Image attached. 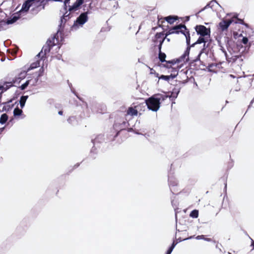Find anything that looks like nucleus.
Listing matches in <instances>:
<instances>
[{"label":"nucleus","instance_id":"52","mask_svg":"<svg viewBox=\"0 0 254 254\" xmlns=\"http://www.w3.org/2000/svg\"><path fill=\"white\" fill-rule=\"evenodd\" d=\"M251 246L253 247V249H254V241L252 240V242Z\"/></svg>","mask_w":254,"mask_h":254},{"label":"nucleus","instance_id":"49","mask_svg":"<svg viewBox=\"0 0 254 254\" xmlns=\"http://www.w3.org/2000/svg\"><path fill=\"white\" fill-rule=\"evenodd\" d=\"M204 240L206 241H207V242H211V239L210 238H204Z\"/></svg>","mask_w":254,"mask_h":254},{"label":"nucleus","instance_id":"8","mask_svg":"<svg viewBox=\"0 0 254 254\" xmlns=\"http://www.w3.org/2000/svg\"><path fill=\"white\" fill-rule=\"evenodd\" d=\"M45 2L43 0H34L31 13L33 15L37 14L40 11L45 8Z\"/></svg>","mask_w":254,"mask_h":254},{"label":"nucleus","instance_id":"42","mask_svg":"<svg viewBox=\"0 0 254 254\" xmlns=\"http://www.w3.org/2000/svg\"><path fill=\"white\" fill-rule=\"evenodd\" d=\"M96 149L95 147V145H93V146L91 150V154H92V153L96 154V152H95Z\"/></svg>","mask_w":254,"mask_h":254},{"label":"nucleus","instance_id":"44","mask_svg":"<svg viewBox=\"0 0 254 254\" xmlns=\"http://www.w3.org/2000/svg\"><path fill=\"white\" fill-rule=\"evenodd\" d=\"M204 235H199L196 237L197 240L204 239Z\"/></svg>","mask_w":254,"mask_h":254},{"label":"nucleus","instance_id":"5","mask_svg":"<svg viewBox=\"0 0 254 254\" xmlns=\"http://www.w3.org/2000/svg\"><path fill=\"white\" fill-rule=\"evenodd\" d=\"M211 42V40L210 38H198L197 41L191 45V47H194L195 45L200 44L203 43V48L200 51L198 55H197L196 58L194 61L196 62L197 61L200 60V57L203 53H205L207 55V53L208 51L207 50V48L209 47L210 44Z\"/></svg>","mask_w":254,"mask_h":254},{"label":"nucleus","instance_id":"7","mask_svg":"<svg viewBox=\"0 0 254 254\" xmlns=\"http://www.w3.org/2000/svg\"><path fill=\"white\" fill-rule=\"evenodd\" d=\"M195 29L197 34L200 36L199 38H210V29L209 28H207L202 25H198L195 27Z\"/></svg>","mask_w":254,"mask_h":254},{"label":"nucleus","instance_id":"58","mask_svg":"<svg viewBox=\"0 0 254 254\" xmlns=\"http://www.w3.org/2000/svg\"><path fill=\"white\" fill-rule=\"evenodd\" d=\"M230 76L233 78H234L235 76L233 75L230 74Z\"/></svg>","mask_w":254,"mask_h":254},{"label":"nucleus","instance_id":"22","mask_svg":"<svg viewBox=\"0 0 254 254\" xmlns=\"http://www.w3.org/2000/svg\"><path fill=\"white\" fill-rule=\"evenodd\" d=\"M28 98V95H23L20 97L19 100V104L21 108H23L24 107L25 103Z\"/></svg>","mask_w":254,"mask_h":254},{"label":"nucleus","instance_id":"51","mask_svg":"<svg viewBox=\"0 0 254 254\" xmlns=\"http://www.w3.org/2000/svg\"><path fill=\"white\" fill-rule=\"evenodd\" d=\"M63 112L62 111H59V112H58V114H59V115H63Z\"/></svg>","mask_w":254,"mask_h":254},{"label":"nucleus","instance_id":"12","mask_svg":"<svg viewBox=\"0 0 254 254\" xmlns=\"http://www.w3.org/2000/svg\"><path fill=\"white\" fill-rule=\"evenodd\" d=\"M34 0H27L23 4L21 10L18 12L21 14L23 12H26L28 11L30 7L32 6Z\"/></svg>","mask_w":254,"mask_h":254},{"label":"nucleus","instance_id":"33","mask_svg":"<svg viewBox=\"0 0 254 254\" xmlns=\"http://www.w3.org/2000/svg\"><path fill=\"white\" fill-rule=\"evenodd\" d=\"M44 68L43 67H41L38 71V73H36L35 74V75H36V76H38V77H40L41 76H42L43 75V73H44Z\"/></svg>","mask_w":254,"mask_h":254},{"label":"nucleus","instance_id":"48","mask_svg":"<svg viewBox=\"0 0 254 254\" xmlns=\"http://www.w3.org/2000/svg\"><path fill=\"white\" fill-rule=\"evenodd\" d=\"M172 251H173V250L172 249H171L170 248H169L168 250H167L166 254H171V253L172 252Z\"/></svg>","mask_w":254,"mask_h":254},{"label":"nucleus","instance_id":"15","mask_svg":"<svg viewBox=\"0 0 254 254\" xmlns=\"http://www.w3.org/2000/svg\"><path fill=\"white\" fill-rule=\"evenodd\" d=\"M11 102L12 100H10L7 102L3 103L2 104H3V106L2 107V111L8 112L14 106L13 104H11Z\"/></svg>","mask_w":254,"mask_h":254},{"label":"nucleus","instance_id":"10","mask_svg":"<svg viewBox=\"0 0 254 254\" xmlns=\"http://www.w3.org/2000/svg\"><path fill=\"white\" fill-rule=\"evenodd\" d=\"M166 58V55L164 53L160 52L158 54V59L159 61L161 63L165 62L166 64H163L164 67L167 68H170L171 67L172 65H174L177 63H180V62H178L177 59L176 60H173L171 61H166L165 59Z\"/></svg>","mask_w":254,"mask_h":254},{"label":"nucleus","instance_id":"29","mask_svg":"<svg viewBox=\"0 0 254 254\" xmlns=\"http://www.w3.org/2000/svg\"><path fill=\"white\" fill-rule=\"evenodd\" d=\"M180 69V67H179L178 66L177 67V69L176 68H173V70H172V72H174V71H175L176 72V74H171L170 75H169L170 76V78H172V79H174L178 75V70H179Z\"/></svg>","mask_w":254,"mask_h":254},{"label":"nucleus","instance_id":"60","mask_svg":"<svg viewBox=\"0 0 254 254\" xmlns=\"http://www.w3.org/2000/svg\"><path fill=\"white\" fill-rule=\"evenodd\" d=\"M12 119L10 120L9 122H12Z\"/></svg>","mask_w":254,"mask_h":254},{"label":"nucleus","instance_id":"1","mask_svg":"<svg viewBox=\"0 0 254 254\" xmlns=\"http://www.w3.org/2000/svg\"><path fill=\"white\" fill-rule=\"evenodd\" d=\"M69 14L65 12L60 20V24L59 25V29L57 32L54 35L52 38H49L46 44L43 47L41 52L36 56L38 57H41V59L44 57L48 53H49L52 48L58 44L60 41L63 39V32L64 24L67 20L69 19Z\"/></svg>","mask_w":254,"mask_h":254},{"label":"nucleus","instance_id":"43","mask_svg":"<svg viewBox=\"0 0 254 254\" xmlns=\"http://www.w3.org/2000/svg\"><path fill=\"white\" fill-rule=\"evenodd\" d=\"M219 46L220 47V49L222 51V52L223 53L225 54V55L226 56L227 55V53H226V50H225V49L224 48V47H223L221 45H220V44H219Z\"/></svg>","mask_w":254,"mask_h":254},{"label":"nucleus","instance_id":"25","mask_svg":"<svg viewBox=\"0 0 254 254\" xmlns=\"http://www.w3.org/2000/svg\"><path fill=\"white\" fill-rule=\"evenodd\" d=\"M138 111L137 110L134 109L132 107L128 108L127 111V114L131 116H136L137 115Z\"/></svg>","mask_w":254,"mask_h":254},{"label":"nucleus","instance_id":"54","mask_svg":"<svg viewBox=\"0 0 254 254\" xmlns=\"http://www.w3.org/2000/svg\"><path fill=\"white\" fill-rule=\"evenodd\" d=\"M134 132H135L136 134H141V133H139L138 131H135Z\"/></svg>","mask_w":254,"mask_h":254},{"label":"nucleus","instance_id":"37","mask_svg":"<svg viewBox=\"0 0 254 254\" xmlns=\"http://www.w3.org/2000/svg\"><path fill=\"white\" fill-rule=\"evenodd\" d=\"M224 41L226 43V45L227 47H228V46L230 45V42H231L232 40L229 38H228L227 37H224Z\"/></svg>","mask_w":254,"mask_h":254},{"label":"nucleus","instance_id":"21","mask_svg":"<svg viewBox=\"0 0 254 254\" xmlns=\"http://www.w3.org/2000/svg\"><path fill=\"white\" fill-rule=\"evenodd\" d=\"M178 16L170 15L165 17V20L169 24H173L178 19Z\"/></svg>","mask_w":254,"mask_h":254},{"label":"nucleus","instance_id":"38","mask_svg":"<svg viewBox=\"0 0 254 254\" xmlns=\"http://www.w3.org/2000/svg\"><path fill=\"white\" fill-rule=\"evenodd\" d=\"M170 78V76L168 75H162L159 77V79H163L166 81H168Z\"/></svg>","mask_w":254,"mask_h":254},{"label":"nucleus","instance_id":"9","mask_svg":"<svg viewBox=\"0 0 254 254\" xmlns=\"http://www.w3.org/2000/svg\"><path fill=\"white\" fill-rule=\"evenodd\" d=\"M20 14L18 12L14 13L12 16L6 19V21L1 20L0 21V31L4 29V26L6 25L11 24L16 22L20 18Z\"/></svg>","mask_w":254,"mask_h":254},{"label":"nucleus","instance_id":"50","mask_svg":"<svg viewBox=\"0 0 254 254\" xmlns=\"http://www.w3.org/2000/svg\"><path fill=\"white\" fill-rule=\"evenodd\" d=\"M237 19H238V20L239 21V23H241V24H242L243 20L240 19H239V18H238Z\"/></svg>","mask_w":254,"mask_h":254},{"label":"nucleus","instance_id":"27","mask_svg":"<svg viewBox=\"0 0 254 254\" xmlns=\"http://www.w3.org/2000/svg\"><path fill=\"white\" fill-rule=\"evenodd\" d=\"M190 217L194 218H196L198 216V211L197 210L194 209L191 211L190 214Z\"/></svg>","mask_w":254,"mask_h":254},{"label":"nucleus","instance_id":"24","mask_svg":"<svg viewBox=\"0 0 254 254\" xmlns=\"http://www.w3.org/2000/svg\"><path fill=\"white\" fill-rule=\"evenodd\" d=\"M8 116L6 114H3L0 117V124L3 125L7 121Z\"/></svg>","mask_w":254,"mask_h":254},{"label":"nucleus","instance_id":"2","mask_svg":"<svg viewBox=\"0 0 254 254\" xmlns=\"http://www.w3.org/2000/svg\"><path fill=\"white\" fill-rule=\"evenodd\" d=\"M179 33H181L185 35L186 38V43L188 47L186 50L185 51L184 54L182 55L179 59H178L177 61L178 62H183L184 63H186L188 62L189 60V56L190 53V47H192L191 45L190 46V31L187 28L185 25L180 24L170 29L166 36L169 34L174 33L179 34Z\"/></svg>","mask_w":254,"mask_h":254},{"label":"nucleus","instance_id":"26","mask_svg":"<svg viewBox=\"0 0 254 254\" xmlns=\"http://www.w3.org/2000/svg\"><path fill=\"white\" fill-rule=\"evenodd\" d=\"M23 111L21 109H19L18 107H16L14 109L13 111V115L15 117H18L20 116Z\"/></svg>","mask_w":254,"mask_h":254},{"label":"nucleus","instance_id":"13","mask_svg":"<svg viewBox=\"0 0 254 254\" xmlns=\"http://www.w3.org/2000/svg\"><path fill=\"white\" fill-rule=\"evenodd\" d=\"M233 22L232 19H230L228 20H222L219 23V27L221 30V31H224L226 30L229 27L230 24Z\"/></svg>","mask_w":254,"mask_h":254},{"label":"nucleus","instance_id":"18","mask_svg":"<svg viewBox=\"0 0 254 254\" xmlns=\"http://www.w3.org/2000/svg\"><path fill=\"white\" fill-rule=\"evenodd\" d=\"M12 86L13 83L12 82H6L3 84V85H0V89L1 90L0 94H1L4 91L7 90Z\"/></svg>","mask_w":254,"mask_h":254},{"label":"nucleus","instance_id":"41","mask_svg":"<svg viewBox=\"0 0 254 254\" xmlns=\"http://www.w3.org/2000/svg\"><path fill=\"white\" fill-rule=\"evenodd\" d=\"M242 42L244 44L246 45L248 42V39L247 37H243Z\"/></svg>","mask_w":254,"mask_h":254},{"label":"nucleus","instance_id":"30","mask_svg":"<svg viewBox=\"0 0 254 254\" xmlns=\"http://www.w3.org/2000/svg\"><path fill=\"white\" fill-rule=\"evenodd\" d=\"M28 85H30V83H29V80H27L24 83L22 84L20 87H19V88L22 90H23L24 89H25L27 86Z\"/></svg>","mask_w":254,"mask_h":254},{"label":"nucleus","instance_id":"4","mask_svg":"<svg viewBox=\"0 0 254 254\" xmlns=\"http://www.w3.org/2000/svg\"><path fill=\"white\" fill-rule=\"evenodd\" d=\"M55 1L64 2V9L69 14V18L71 12L76 11L84 2L85 0H53Z\"/></svg>","mask_w":254,"mask_h":254},{"label":"nucleus","instance_id":"20","mask_svg":"<svg viewBox=\"0 0 254 254\" xmlns=\"http://www.w3.org/2000/svg\"><path fill=\"white\" fill-rule=\"evenodd\" d=\"M180 91V88L178 89V88H175L173 89V91L171 93V95L170 96L168 95V98H169L171 100L176 99Z\"/></svg>","mask_w":254,"mask_h":254},{"label":"nucleus","instance_id":"23","mask_svg":"<svg viewBox=\"0 0 254 254\" xmlns=\"http://www.w3.org/2000/svg\"><path fill=\"white\" fill-rule=\"evenodd\" d=\"M234 62L240 64L243 61V56L241 55L235 56L233 57Z\"/></svg>","mask_w":254,"mask_h":254},{"label":"nucleus","instance_id":"14","mask_svg":"<svg viewBox=\"0 0 254 254\" xmlns=\"http://www.w3.org/2000/svg\"><path fill=\"white\" fill-rule=\"evenodd\" d=\"M127 123L124 121H123L121 123H119L115 122L114 124L113 127L117 131L119 129L120 130H122L124 129V128L127 126Z\"/></svg>","mask_w":254,"mask_h":254},{"label":"nucleus","instance_id":"56","mask_svg":"<svg viewBox=\"0 0 254 254\" xmlns=\"http://www.w3.org/2000/svg\"><path fill=\"white\" fill-rule=\"evenodd\" d=\"M118 133H119V131L116 134V135L114 136V138L116 137L118 135Z\"/></svg>","mask_w":254,"mask_h":254},{"label":"nucleus","instance_id":"35","mask_svg":"<svg viewBox=\"0 0 254 254\" xmlns=\"http://www.w3.org/2000/svg\"><path fill=\"white\" fill-rule=\"evenodd\" d=\"M110 4L115 8H117L119 5L118 2L116 0H111L110 1Z\"/></svg>","mask_w":254,"mask_h":254},{"label":"nucleus","instance_id":"36","mask_svg":"<svg viewBox=\"0 0 254 254\" xmlns=\"http://www.w3.org/2000/svg\"><path fill=\"white\" fill-rule=\"evenodd\" d=\"M155 37L156 39H159V40H161L163 38H165L164 37V34L162 33H157L155 35Z\"/></svg>","mask_w":254,"mask_h":254},{"label":"nucleus","instance_id":"55","mask_svg":"<svg viewBox=\"0 0 254 254\" xmlns=\"http://www.w3.org/2000/svg\"><path fill=\"white\" fill-rule=\"evenodd\" d=\"M254 101V98L251 101L250 105L253 104Z\"/></svg>","mask_w":254,"mask_h":254},{"label":"nucleus","instance_id":"34","mask_svg":"<svg viewBox=\"0 0 254 254\" xmlns=\"http://www.w3.org/2000/svg\"><path fill=\"white\" fill-rule=\"evenodd\" d=\"M165 40V38H162L161 40H159V45H158V50H159V53L161 52V48L162 44Z\"/></svg>","mask_w":254,"mask_h":254},{"label":"nucleus","instance_id":"53","mask_svg":"<svg viewBox=\"0 0 254 254\" xmlns=\"http://www.w3.org/2000/svg\"><path fill=\"white\" fill-rule=\"evenodd\" d=\"M79 166V164L77 163L74 165V168H77Z\"/></svg>","mask_w":254,"mask_h":254},{"label":"nucleus","instance_id":"16","mask_svg":"<svg viewBox=\"0 0 254 254\" xmlns=\"http://www.w3.org/2000/svg\"><path fill=\"white\" fill-rule=\"evenodd\" d=\"M38 76L36 75H34L33 78L30 79H28L30 85L31 86H35L41 83V81L39 80Z\"/></svg>","mask_w":254,"mask_h":254},{"label":"nucleus","instance_id":"28","mask_svg":"<svg viewBox=\"0 0 254 254\" xmlns=\"http://www.w3.org/2000/svg\"><path fill=\"white\" fill-rule=\"evenodd\" d=\"M26 75H27L26 71H22L20 72L17 75L18 79L22 80V79H24L26 76Z\"/></svg>","mask_w":254,"mask_h":254},{"label":"nucleus","instance_id":"40","mask_svg":"<svg viewBox=\"0 0 254 254\" xmlns=\"http://www.w3.org/2000/svg\"><path fill=\"white\" fill-rule=\"evenodd\" d=\"M21 79H18V76H16L14 79L12 80V83L13 84H19Z\"/></svg>","mask_w":254,"mask_h":254},{"label":"nucleus","instance_id":"47","mask_svg":"<svg viewBox=\"0 0 254 254\" xmlns=\"http://www.w3.org/2000/svg\"><path fill=\"white\" fill-rule=\"evenodd\" d=\"M214 65L213 64H211L208 65V70L211 71V68H212Z\"/></svg>","mask_w":254,"mask_h":254},{"label":"nucleus","instance_id":"11","mask_svg":"<svg viewBox=\"0 0 254 254\" xmlns=\"http://www.w3.org/2000/svg\"><path fill=\"white\" fill-rule=\"evenodd\" d=\"M168 183L171 192L175 193V191H176L175 187H177L178 184L177 180L173 176L169 175Z\"/></svg>","mask_w":254,"mask_h":254},{"label":"nucleus","instance_id":"45","mask_svg":"<svg viewBox=\"0 0 254 254\" xmlns=\"http://www.w3.org/2000/svg\"><path fill=\"white\" fill-rule=\"evenodd\" d=\"M176 243H175L174 242L172 243L171 246L169 248H170L171 249H172V250H173V249H174V248L175 247L176 245Z\"/></svg>","mask_w":254,"mask_h":254},{"label":"nucleus","instance_id":"46","mask_svg":"<svg viewBox=\"0 0 254 254\" xmlns=\"http://www.w3.org/2000/svg\"><path fill=\"white\" fill-rule=\"evenodd\" d=\"M176 243H175L174 242L172 243L171 246L169 248H170L171 249H172V250H173V249H174V248L175 247L176 245Z\"/></svg>","mask_w":254,"mask_h":254},{"label":"nucleus","instance_id":"39","mask_svg":"<svg viewBox=\"0 0 254 254\" xmlns=\"http://www.w3.org/2000/svg\"><path fill=\"white\" fill-rule=\"evenodd\" d=\"M68 85L69 86V87L70 88V89H71V92L75 95L77 96V97L80 100H81V99L76 94V93L75 92L74 89L73 88H72L71 87H72V84L71 83H69V82L68 81Z\"/></svg>","mask_w":254,"mask_h":254},{"label":"nucleus","instance_id":"3","mask_svg":"<svg viewBox=\"0 0 254 254\" xmlns=\"http://www.w3.org/2000/svg\"><path fill=\"white\" fill-rule=\"evenodd\" d=\"M168 97V96L166 94H154L146 100V104L149 110L157 112L160 108L161 102L165 101Z\"/></svg>","mask_w":254,"mask_h":254},{"label":"nucleus","instance_id":"6","mask_svg":"<svg viewBox=\"0 0 254 254\" xmlns=\"http://www.w3.org/2000/svg\"><path fill=\"white\" fill-rule=\"evenodd\" d=\"M87 11L81 13L74 21L73 25L71 27V30H76L79 27H82L88 19Z\"/></svg>","mask_w":254,"mask_h":254},{"label":"nucleus","instance_id":"19","mask_svg":"<svg viewBox=\"0 0 254 254\" xmlns=\"http://www.w3.org/2000/svg\"><path fill=\"white\" fill-rule=\"evenodd\" d=\"M104 140V135L102 134H99L97 135L95 139H92V142L94 145H97L98 143H101Z\"/></svg>","mask_w":254,"mask_h":254},{"label":"nucleus","instance_id":"31","mask_svg":"<svg viewBox=\"0 0 254 254\" xmlns=\"http://www.w3.org/2000/svg\"><path fill=\"white\" fill-rule=\"evenodd\" d=\"M67 122L71 125H74L76 123V119L74 117H70L67 120Z\"/></svg>","mask_w":254,"mask_h":254},{"label":"nucleus","instance_id":"57","mask_svg":"<svg viewBox=\"0 0 254 254\" xmlns=\"http://www.w3.org/2000/svg\"><path fill=\"white\" fill-rule=\"evenodd\" d=\"M4 127H2L1 128H0V130H1V131H2V130H4Z\"/></svg>","mask_w":254,"mask_h":254},{"label":"nucleus","instance_id":"59","mask_svg":"<svg viewBox=\"0 0 254 254\" xmlns=\"http://www.w3.org/2000/svg\"><path fill=\"white\" fill-rule=\"evenodd\" d=\"M192 238V236L190 237V238H188L187 239H191Z\"/></svg>","mask_w":254,"mask_h":254},{"label":"nucleus","instance_id":"17","mask_svg":"<svg viewBox=\"0 0 254 254\" xmlns=\"http://www.w3.org/2000/svg\"><path fill=\"white\" fill-rule=\"evenodd\" d=\"M219 4L217 1L215 0H211V1H210L208 3H207L206 4V5L203 8H202L201 10H200L199 11H198L196 14H195V15L198 17V15L199 13H200L201 12L203 11V10H204L205 9L208 8V7H210V8H212L213 6H214V4Z\"/></svg>","mask_w":254,"mask_h":254},{"label":"nucleus","instance_id":"32","mask_svg":"<svg viewBox=\"0 0 254 254\" xmlns=\"http://www.w3.org/2000/svg\"><path fill=\"white\" fill-rule=\"evenodd\" d=\"M40 66V63L39 62L34 63L32 64L29 68L28 70L32 69L35 68H36Z\"/></svg>","mask_w":254,"mask_h":254}]
</instances>
